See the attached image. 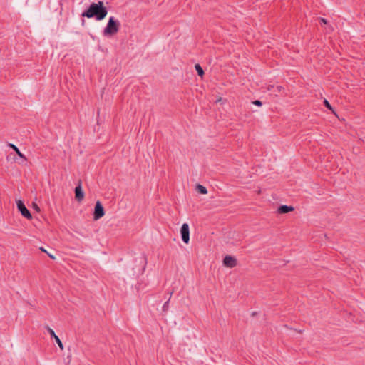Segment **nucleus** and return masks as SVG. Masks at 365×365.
<instances>
[{
  "label": "nucleus",
  "instance_id": "f257e3e1",
  "mask_svg": "<svg viewBox=\"0 0 365 365\" xmlns=\"http://www.w3.org/2000/svg\"><path fill=\"white\" fill-rule=\"evenodd\" d=\"M107 13L108 11L103 6V2L98 1L97 4H91L89 8L82 14V16L88 18L95 17L96 20L101 21L106 16Z\"/></svg>",
  "mask_w": 365,
  "mask_h": 365
},
{
  "label": "nucleus",
  "instance_id": "f03ea898",
  "mask_svg": "<svg viewBox=\"0 0 365 365\" xmlns=\"http://www.w3.org/2000/svg\"><path fill=\"white\" fill-rule=\"evenodd\" d=\"M120 28V23L114 17H110L103 30L105 36H112L118 33Z\"/></svg>",
  "mask_w": 365,
  "mask_h": 365
},
{
  "label": "nucleus",
  "instance_id": "7ed1b4c3",
  "mask_svg": "<svg viewBox=\"0 0 365 365\" xmlns=\"http://www.w3.org/2000/svg\"><path fill=\"white\" fill-rule=\"evenodd\" d=\"M16 205L19 211L21 214L28 220H31L32 218V215L29 211V210L26 207L23 201L19 200L16 201Z\"/></svg>",
  "mask_w": 365,
  "mask_h": 365
},
{
  "label": "nucleus",
  "instance_id": "20e7f679",
  "mask_svg": "<svg viewBox=\"0 0 365 365\" xmlns=\"http://www.w3.org/2000/svg\"><path fill=\"white\" fill-rule=\"evenodd\" d=\"M105 215L104 208L99 201H97L95 205L93 220H98Z\"/></svg>",
  "mask_w": 365,
  "mask_h": 365
},
{
  "label": "nucleus",
  "instance_id": "39448f33",
  "mask_svg": "<svg viewBox=\"0 0 365 365\" xmlns=\"http://www.w3.org/2000/svg\"><path fill=\"white\" fill-rule=\"evenodd\" d=\"M180 234H181L182 241L185 244H188L189 241H190V230H189V225L187 223L182 224L181 229H180Z\"/></svg>",
  "mask_w": 365,
  "mask_h": 365
},
{
  "label": "nucleus",
  "instance_id": "423d86ee",
  "mask_svg": "<svg viewBox=\"0 0 365 365\" xmlns=\"http://www.w3.org/2000/svg\"><path fill=\"white\" fill-rule=\"evenodd\" d=\"M223 264L227 267L233 268L237 265V259L232 256L227 255L223 259Z\"/></svg>",
  "mask_w": 365,
  "mask_h": 365
},
{
  "label": "nucleus",
  "instance_id": "0eeeda50",
  "mask_svg": "<svg viewBox=\"0 0 365 365\" xmlns=\"http://www.w3.org/2000/svg\"><path fill=\"white\" fill-rule=\"evenodd\" d=\"M267 90L275 96H278L284 93V88L282 86L270 85L267 87Z\"/></svg>",
  "mask_w": 365,
  "mask_h": 365
},
{
  "label": "nucleus",
  "instance_id": "6e6552de",
  "mask_svg": "<svg viewBox=\"0 0 365 365\" xmlns=\"http://www.w3.org/2000/svg\"><path fill=\"white\" fill-rule=\"evenodd\" d=\"M46 329H47L48 332L50 334V335L51 336V337H53L55 339L56 342L58 344L61 350H63V345L61 339H59V337L55 334L54 331L49 327H47Z\"/></svg>",
  "mask_w": 365,
  "mask_h": 365
},
{
  "label": "nucleus",
  "instance_id": "1a4fd4ad",
  "mask_svg": "<svg viewBox=\"0 0 365 365\" xmlns=\"http://www.w3.org/2000/svg\"><path fill=\"white\" fill-rule=\"evenodd\" d=\"M75 197L78 202L82 201L84 198V192H83L81 182L75 188Z\"/></svg>",
  "mask_w": 365,
  "mask_h": 365
},
{
  "label": "nucleus",
  "instance_id": "9d476101",
  "mask_svg": "<svg viewBox=\"0 0 365 365\" xmlns=\"http://www.w3.org/2000/svg\"><path fill=\"white\" fill-rule=\"evenodd\" d=\"M294 207L292 206H288V205H281L279 208L277 212L280 214H285L289 212L293 211Z\"/></svg>",
  "mask_w": 365,
  "mask_h": 365
},
{
  "label": "nucleus",
  "instance_id": "9b49d317",
  "mask_svg": "<svg viewBox=\"0 0 365 365\" xmlns=\"http://www.w3.org/2000/svg\"><path fill=\"white\" fill-rule=\"evenodd\" d=\"M9 146L14 149V150L16 152V153L24 160L26 161L27 159L26 156L19 150V149L14 144L10 143Z\"/></svg>",
  "mask_w": 365,
  "mask_h": 365
},
{
  "label": "nucleus",
  "instance_id": "f8f14e48",
  "mask_svg": "<svg viewBox=\"0 0 365 365\" xmlns=\"http://www.w3.org/2000/svg\"><path fill=\"white\" fill-rule=\"evenodd\" d=\"M196 190L203 195H205L207 193V188L205 186L200 185V184H197L196 185Z\"/></svg>",
  "mask_w": 365,
  "mask_h": 365
},
{
  "label": "nucleus",
  "instance_id": "ddd939ff",
  "mask_svg": "<svg viewBox=\"0 0 365 365\" xmlns=\"http://www.w3.org/2000/svg\"><path fill=\"white\" fill-rule=\"evenodd\" d=\"M195 70L197 71V74L200 76H202L204 75V71H203V69L200 66V64H196L195 66Z\"/></svg>",
  "mask_w": 365,
  "mask_h": 365
},
{
  "label": "nucleus",
  "instance_id": "4468645a",
  "mask_svg": "<svg viewBox=\"0 0 365 365\" xmlns=\"http://www.w3.org/2000/svg\"><path fill=\"white\" fill-rule=\"evenodd\" d=\"M324 106L328 108L330 110H332V107L330 105V103H329V101L326 99H324Z\"/></svg>",
  "mask_w": 365,
  "mask_h": 365
},
{
  "label": "nucleus",
  "instance_id": "2eb2a0df",
  "mask_svg": "<svg viewBox=\"0 0 365 365\" xmlns=\"http://www.w3.org/2000/svg\"><path fill=\"white\" fill-rule=\"evenodd\" d=\"M33 207H34V209L36 212H40V210H40V207H39L38 206V205H37V204H36V203H34V204H33Z\"/></svg>",
  "mask_w": 365,
  "mask_h": 365
},
{
  "label": "nucleus",
  "instance_id": "dca6fc26",
  "mask_svg": "<svg viewBox=\"0 0 365 365\" xmlns=\"http://www.w3.org/2000/svg\"><path fill=\"white\" fill-rule=\"evenodd\" d=\"M253 104L256 105V106H262V102L259 100H255L252 102Z\"/></svg>",
  "mask_w": 365,
  "mask_h": 365
},
{
  "label": "nucleus",
  "instance_id": "f3484780",
  "mask_svg": "<svg viewBox=\"0 0 365 365\" xmlns=\"http://www.w3.org/2000/svg\"><path fill=\"white\" fill-rule=\"evenodd\" d=\"M320 21L323 24H327V21L324 18H320Z\"/></svg>",
  "mask_w": 365,
  "mask_h": 365
},
{
  "label": "nucleus",
  "instance_id": "a211bd4d",
  "mask_svg": "<svg viewBox=\"0 0 365 365\" xmlns=\"http://www.w3.org/2000/svg\"><path fill=\"white\" fill-rule=\"evenodd\" d=\"M47 255H48V257H49L50 258H51V259H55V257H54L53 255H51V254H50V253H48V252L47 253Z\"/></svg>",
  "mask_w": 365,
  "mask_h": 365
},
{
  "label": "nucleus",
  "instance_id": "6ab92c4d",
  "mask_svg": "<svg viewBox=\"0 0 365 365\" xmlns=\"http://www.w3.org/2000/svg\"><path fill=\"white\" fill-rule=\"evenodd\" d=\"M40 250L43 252H46V254L48 253V252L43 248V247H40Z\"/></svg>",
  "mask_w": 365,
  "mask_h": 365
},
{
  "label": "nucleus",
  "instance_id": "aec40b11",
  "mask_svg": "<svg viewBox=\"0 0 365 365\" xmlns=\"http://www.w3.org/2000/svg\"><path fill=\"white\" fill-rule=\"evenodd\" d=\"M168 304V302H166L165 303V304L163 305V309H165V308L167 307Z\"/></svg>",
  "mask_w": 365,
  "mask_h": 365
},
{
  "label": "nucleus",
  "instance_id": "412c9836",
  "mask_svg": "<svg viewBox=\"0 0 365 365\" xmlns=\"http://www.w3.org/2000/svg\"><path fill=\"white\" fill-rule=\"evenodd\" d=\"M328 31H333V28H332L331 26H329V27L328 28Z\"/></svg>",
  "mask_w": 365,
  "mask_h": 365
}]
</instances>
